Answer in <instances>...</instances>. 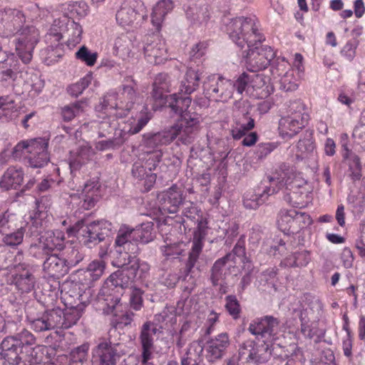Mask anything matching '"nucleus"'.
<instances>
[{"mask_svg": "<svg viewBox=\"0 0 365 365\" xmlns=\"http://www.w3.org/2000/svg\"><path fill=\"white\" fill-rule=\"evenodd\" d=\"M285 186L284 200L290 205L303 208L312 200V192L307 188L306 181L297 172L294 166L282 163L275 170L272 177L268 181H263L252 195L244 197L243 205L247 209H257L263 204L268 197L277 192Z\"/></svg>", "mask_w": 365, "mask_h": 365, "instance_id": "obj_1", "label": "nucleus"}, {"mask_svg": "<svg viewBox=\"0 0 365 365\" xmlns=\"http://www.w3.org/2000/svg\"><path fill=\"white\" fill-rule=\"evenodd\" d=\"M230 39L240 48L247 46L245 59L247 69L253 73L264 70L274 58L273 49L262 46L264 41L263 34L259 29L257 21L251 17H237L227 26Z\"/></svg>", "mask_w": 365, "mask_h": 365, "instance_id": "obj_2", "label": "nucleus"}, {"mask_svg": "<svg viewBox=\"0 0 365 365\" xmlns=\"http://www.w3.org/2000/svg\"><path fill=\"white\" fill-rule=\"evenodd\" d=\"M136 91L132 86H125L118 96V101L113 106L108 101L104 100L102 104V111L99 115L101 119L100 129L108 131L111 127H115V122L128 115L136 101Z\"/></svg>", "mask_w": 365, "mask_h": 365, "instance_id": "obj_3", "label": "nucleus"}, {"mask_svg": "<svg viewBox=\"0 0 365 365\" xmlns=\"http://www.w3.org/2000/svg\"><path fill=\"white\" fill-rule=\"evenodd\" d=\"M310 116L306 105L301 101L290 103L287 114L279 120V136L290 140L299 133L308 125Z\"/></svg>", "mask_w": 365, "mask_h": 365, "instance_id": "obj_4", "label": "nucleus"}, {"mask_svg": "<svg viewBox=\"0 0 365 365\" xmlns=\"http://www.w3.org/2000/svg\"><path fill=\"white\" fill-rule=\"evenodd\" d=\"M48 140L42 138L23 140L13 148L12 157L26 160L32 168H41L49 161Z\"/></svg>", "mask_w": 365, "mask_h": 365, "instance_id": "obj_5", "label": "nucleus"}, {"mask_svg": "<svg viewBox=\"0 0 365 365\" xmlns=\"http://www.w3.org/2000/svg\"><path fill=\"white\" fill-rule=\"evenodd\" d=\"M190 95H184L180 91L177 93L170 95L166 99V106L171 109L175 114L180 115V119L175 124L182 125V130L186 137L193 132L195 127L199 124V116L197 113H190L187 110L192 99Z\"/></svg>", "mask_w": 365, "mask_h": 365, "instance_id": "obj_6", "label": "nucleus"}, {"mask_svg": "<svg viewBox=\"0 0 365 365\" xmlns=\"http://www.w3.org/2000/svg\"><path fill=\"white\" fill-rule=\"evenodd\" d=\"M312 223L309 215L295 210H282L278 214V228L286 235L299 233Z\"/></svg>", "mask_w": 365, "mask_h": 365, "instance_id": "obj_7", "label": "nucleus"}, {"mask_svg": "<svg viewBox=\"0 0 365 365\" xmlns=\"http://www.w3.org/2000/svg\"><path fill=\"white\" fill-rule=\"evenodd\" d=\"M82 33V26L66 16L56 19L51 31V34L55 36L58 41L63 38V35L66 34L68 38L66 41L67 46L69 48L75 47L80 43Z\"/></svg>", "mask_w": 365, "mask_h": 365, "instance_id": "obj_8", "label": "nucleus"}, {"mask_svg": "<svg viewBox=\"0 0 365 365\" xmlns=\"http://www.w3.org/2000/svg\"><path fill=\"white\" fill-rule=\"evenodd\" d=\"M270 355L267 347L248 339L240 346L238 361L242 365H259L267 362Z\"/></svg>", "mask_w": 365, "mask_h": 365, "instance_id": "obj_9", "label": "nucleus"}, {"mask_svg": "<svg viewBox=\"0 0 365 365\" xmlns=\"http://www.w3.org/2000/svg\"><path fill=\"white\" fill-rule=\"evenodd\" d=\"M177 137H179L183 143H187L190 138L185 135L182 130V125H179V124H175L160 132L145 133L143 136L145 146L153 149L167 145L171 143Z\"/></svg>", "mask_w": 365, "mask_h": 365, "instance_id": "obj_10", "label": "nucleus"}, {"mask_svg": "<svg viewBox=\"0 0 365 365\" xmlns=\"http://www.w3.org/2000/svg\"><path fill=\"white\" fill-rule=\"evenodd\" d=\"M279 324L278 318L267 315L252 320L248 330L252 334L262 339L264 341H272L274 339Z\"/></svg>", "mask_w": 365, "mask_h": 365, "instance_id": "obj_11", "label": "nucleus"}, {"mask_svg": "<svg viewBox=\"0 0 365 365\" xmlns=\"http://www.w3.org/2000/svg\"><path fill=\"white\" fill-rule=\"evenodd\" d=\"M144 54L149 63L155 65L163 63L169 58L165 41L157 35L147 38Z\"/></svg>", "mask_w": 365, "mask_h": 365, "instance_id": "obj_12", "label": "nucleus"}, {"mask_svg": "<svg viewBox=\"0 0 365 365\" xmlns=\"http://www.w3.org/2000/svg\"><path fill=\"white\" fill-rule=\"evenodd\" d=\"M81 259V257H68L66 259L56 254H51L46 258L43 264V271L50 277L59 278L66 274L69 268L76 265Z\"/></svg>", "mask_w": 365, "mask_h": 365, "instance_id": "obj_13", "label": "nucleus"}, {"mask_svg": "<svg viewBox=\"0 0 365 365\" xmlns=\"http://www.w3.org/2000/svg\"><path fill=\"white\" fill-rule=\"evenodd\" d=\"M157 331V325L151 321L145 322L140 327L139 341L141 345V364H145L153 358L154 336Z\"/></svg>", "mask_w": 365, "mask_h": 365, "instance_id": "obj_14", "label": "nucleus"}, {"mask_svg": "<svg viewBox=\"0 0 365 365\" xmlns=\"http://www.w3.org/2000/svg\"><path fill=\"white\" fill-rule=\"evenodd\" d=\"M93 365H116L120 356L110 341H101L92 351Z\"/></svg>", "mask_w": 365, "mask_h": 365, "instance_id": "obj_15", "label": "nucleus"}, {"mask_svg": "<svg viewBox=\"0 0 365 365\" xmlns=\"http://www.w3.org/2000/svg\"><path fill=\"white\" fill-rule=\"evenodd\" d=\"M171 83L170 76L166 73H159L155 78L153 83L151 100L153 110H158L166 104L167 95L170 92Z\"/></svg>", "mask_w": 365, "mask_h": 365, "instance_id": "obj_16", "label": "nucleus"}, {"mask_svg": "<svg viewBox=\"0 0 365 365\" xmlns=\"http://www.w3.org/2000/svg\"><path fill=\"white\" fill-rule=\"evenodd\" d=\"M22 72L23 68L18 58L14 53L8 55L4 61H0V84L6 86L14 83Z\"/></svg>", "mask_w": 365, "mask_h": 365, "instance_id": "obj_17", "label": "nucleus"}, {"mask_svg": "<svg viewBox=\"0 0 365 365\" xmlns=\"http://www.w3.org/2000/svg\"><path fill=\"white\" fill-rule=\"evenodd\" d=\"M230 345V340L227 333L223 332L210 339L205 346L206 357L209 361L214 362L220 359L226 354Z\"/></svg>", "mask_w": 365, "mask_h": 365, "instance_id": "obj_18", "label": "nucleus"}, {"mask_svg": "<svg viewBox=\"0 0 365 365\" xmlns=\"http://www.w3.org/2000/svg\"><path fill=\"white\" fill-rule=\"evenodd\" d=\"M15 273L12 275V282L21 293L31 292L35 286V277L29 265L20 263L14 267Z\"/></svg>", "mask_w": 365, "mask_h": 365, "instance_id": "obj_19", "label": "nucleus"}, {"mask_svg": "<svg viewBox=\"0 0 365 365\" xmlns=\"http://www.w3.org/2000/svg\"><path fill=\"white\" fill-rule=\"evenodd\" d=\"M139 241L133 240V236L129 233V227L120 228L115 238V245L118 247V252H125L128 262L138 252Z\"/></svg>", "mask_w": 365, "mask_h": 365, "instance_id": "obj_20", "label": "nucleus"}, {"mask_svg": "<svg viewBox=\"0 0 365 365\" xmlns=\"http://www.w3.org/2000/svg\"><path fill=\"white\" fill-rule=\"evenodd\" d=\"M101 184L98 180H90L85 183L81 193V207L89 210L94 207L101 198Z\"/></svg>", "mask_w": 365, "mask_h": 365, "instance_id": "obj_21", "label": "nucleus"}, {"mask_svg": "<svg viewBox=\"0 0 365 365\" xmlns=\"http://www.w3.org/2000/svg\"><path fill=\"white\" fill-rule=\"evenodd\" d=\"M36 43L37 40L33 35L21 34L16 38V51L24 64H28L31 61Z\"/></svg>", "mask_w": 365, "mask_h": 365, "instance_id": "obj_22", "label": "nucleus"}, {"mask_svg": "<svg viewBox=\"0 0 365 365\" xmlns=\"http://www.w3.org/2000/svg\"><path fill=\"white\" fill-rule=\"evenodd\" d=\"M111 229V224L106 220H99L89 224L83 232L88 234L89 242L97 243L103 241Z\"/></svg>", "mask_w": 365, "mask_h": 365, "instance_id": "obj_23", "label": "nucleus"}, {"mask_svg": "<svg viewBox=\"0 0 365 365\" xmlns=\"http://www.w3.org/2000/svg\"><path fill=\"white\" fill-rule=\"evenodd\" d=\"M24 180V172L21 168L11 166L4 172L0 180V187L9 190L18 189Z\"/></svg>", "mask_w": 365, "mask_h": 365, "instance_id": "obj_24", "label": "nucleus"}, {"mask_svg": "<svg viewBox=\"0 0 365 365\" xmlns=\"http://www.w3.org/2000/svg\"><path fill=\"white\" fill-rule=\"evenodd\" d=\"M161 200L163 210L169 213H176L183 200L182 193L176 186H172L163 193Z\"/></svg>", "mask_w": 365, "mask_h": 365, "instance_id": "obj_25", "label": "nucleus"}, {"mask_svg": "<svg viewBox=\"0 0 365 365\" xmlns=\"http://www.w3.org/2000/svg\"><path fill=\"white\" fill-rule=\"evenodd\" d=\"M120 301V299L116 297L111 305L108 304V309L111 313H113L111 325L115 329H122L125 326L130 325L133 322L134 316V314L130 311H127L121 314L116 313L120 307H121V304H119Z\"/></svg>", "mask_w": 365, "mask_h": 365, "instance_id": "obj_26", "label": "nucleus"}, {"mask_svg": "<svg viewBox=\"0 0 365 365\" xmlns=\"http://www.w3.org/2000/svg\"><path fill=\"white\" fill-rule=\"evenodd\" d=\"M152 115L148 110L147 106H143V109L135 115L128 120L129 128L127 133L129 135H135L138 133L150 120Z\"/></svg>", "mask_w": 365, "mask_h": 365, "instance_id": "obj_27", "label": "nucleus"}, {"mask_svg": "<svg viewBox=\"0 0 365 365\" xmlns=\"http://www.w3.org/2000/svg\"><path fill=\"white\" fill-rule=\"evenodd\" d=\"M125 265L126 270L130 272L129 279H143L145 278L150 271V265L144 261H140L134 256L131 260Z\"/></svg>", "mask_w": 365, "mask_h": 365, "instance_id": "obj_28", "label": "nucleus"}, {"mask_svg": "<svg viewBox=\"0 0 365 365\" xmlns=\"http://www.w3.org/2000/svg\"><path fill=\"white\" fill-rule=\"evenodd\" d=\"M153 227L154 223L153 222H145L135 229L129 228V233L132 235L133 240L146 244L153 240Z\"/></svg>", "mask_w": 365, "mask_h": 365, "instance_id": "obj_29", "label": "nucleus"}, {"mask_svg": "<svg viewBox=\"0 0 365 365\" xmlns=\"http://www.w3.org/2000/svg\"><path fill=\"white\" fill-rule=\"evenodd\" d=\"M67 304H69L71 307L63 311V329H68L76 324L82 317L84 308L86 306L84 303H80L74 306L72 302H68Z\"/></svg>", "mask_w": 365, "mask_h": 365, "instance_id": "obj_30", "label": "nucleus"}, {"mask_svg": "<svg viewBox=\"0 0 365 365\" xmlns=\"http://www.w3.org/2000/svg\"><path fill=\"white\" fill-rule=\"evenodd\" d=\"M232 257V254H227L225 256L215 261L211 268L210 280L214 287L220 284V282L225 278V267Z\"/></svg>", "mask_w": 365, "mask_h": 365, "instance_id": "obj_31", "label": "nucleus"}, {"mask_svg": "<svg viewBox=\"0 0 365 365\" xmlns=\"http://www.w3.org/2000/svg\"><path fill=\"white\" fill-rule=\"evenodd\" d=\"M200 76L198 72L191 68H187L184 79L181 81L180 91L184 95H190L199 86Z\"/></svg>", "mask_w": 365, "mask_h": 365, "instance_id": "obj_32", "label": "nucleus"}, {"mask_svg": "<svg viewBox=\"0 0 365 365\" xmlns=\"http://www.w3.org/2000/svg\"><path fill=\"white\" fill-rule=\"evenodd\" d=\"M132 41L125 34L118 36L113 43V53L120 58L125 59L128 58L131 53Z\"/></svg>", "mask_w": 365, "mask_h": 365, "instance_id": "obj_33", "label": "nucleus"}, {"mask_svg": "<svg viewBox=\"0 0 365 365\" xmlns=\"http://www.w3.org/2000/svg\"><path fill=\"white\" fill-rule=\"evenodd\" d=\"M303 77L297 73L294 69H289L280 78V89L287 92L296 91Z\"/></svg>", "mask_w": 365, "mask_h": 365, "instance_id": "obj_34", "label": "nucleus"}, {"mask_svg": "<svg viewBox=\"0 0 365 365\" xmlns=\"http://www.w3.org/2000/svg\"><path fill=\"white\" fill-rule=\"evenodd\" d=\"M41 238L51 252L54 250H61L64 247L65 235L63 231L56 230L53 232H47Z\"/></svg>", "mask_w": 365, "mask_h": 365, "instance_id": "obj_35", "label": "nucleus"}, {"mask_svg": "<svg viewBox=\"0 0 365 365\" xmlns=\"http://www.w3.org/2000/svg\"><path fill=\"white\" fill-rule=\"evenodd\" d=\"M173 4L170 0H162L154 7L151 21L158 29H160L161 23L165 15L173 9Z\"/></svg>", "mask_w": 365, "mask_h": 365, "instance_id": "obj_36", "label": "nucleus"}, {"mask_svg": "<svg viewBox=\"0 0 365 365\" xmlns=\"http://www.w3.org/2000/svg\"><path fill=\"white\" fill-rule=\"evenodd\" d=\"M138 13L130 6H122L117 11L115 19L118 24L122 27H130L136 20Z\"/></svg>", "mask_w": 365, "mask_h": 365, "instance_id": "obj_37", "label": "nucleus"}, {"mask_svg": "<svg viewBox=\"0 0 365 365\" xmlns=\"http://www.w3.org/2000/svg\"><path fill=\"white\" fill-rule=\"evenodd\" d=\"M235 86L231 80L220 76L216 101H227L232 98Z\"/></svg>", "mask_w": 365, "mask_h": 365, "instance_id": "obj_38", "label": "nucleus"}, {"mask_svg": "<svg viewBox=\"0 0 365 365\" xmlns=\"http://www.w3.org/2000/svg\"><path fill=\"white\" fill-rule=\"evenodd\" d=\"M192 248L190 252H189L188 258L186 262L185 267V276H187L192 269V268L195 267L204 247V242H199L192 240Z\"/></svg>", "mask_w": 365, "mask_h": 365, "instance_id": "obj_39", "label": "nucleus"}, {"mask_svg": "<svg viewBox=\"0 0 365 365\" xmlns=\"http://www.w3.org/2000/svg\"><path fill=\"white\" fill-rule=\"evenodd\" d=\"M265 77L261 74L250 75V93L255 97L263 96V92L267 90Z\"/></svg>", "mask_w": 365, "mask_h": 365, "instance_id": "obj_40", "label": "nucleus"}, {"mask_svg": "<svg viewBox=\"0 0 365 365\" xmlns=\"http://www.w3.org/2000/svg\"><path fill=\"white\" fill-rule=\"evenodd\" d=\"M19 222L16 215L5 212L0 215V232L5 234L16 230L19 227L18 225Z\"/></svg>", "mask_w": 365, "mask_h": 365, "instance_id": "obj_41", "label": "nucleus"}, {"mask_svg": "<svg viewBox=\"0 0 365 365\" xmlns=\"http://www.w3.org/2000/svg\"><path fill=\"white\" fill-rule=\"evenodd\" d=\"M26 229L20 225L16 230L2 234V242L7 246L14 247L21 245L23 242Z\"/></svg>", "mask_w": 365, "mask_h": 365, "instance_id": "obj_42", "label": "nucleus"}, {"mask_svg": "<svg viewBox=\"0 0 365 365\" xmlns=\"http://www.w3.org/2000/svg\"><path fill=\"white\" fill-rule=\"evenodd\" d=\"M311 259L310 252L307 250L296 252L293 255L286 258L284 263L289 267H305Z\"/></svg>", "mask_w": 365, "mask_h": 365, "instance_id": "obj_43", "label": "nucleus"}, {"mask_svg": "<svg viewBox=\"0 0 365 365\" xmlns=\"http://www.w3.org/2000/svg\"><path fill=\"white\" fill-rule=\"evenodd\" d=\"M106 268V262L102 259L91 261L86 270V273L90 277L91 281L94 282L100 279Z\"/></svg>", "mask_w": 365, "mask_h": 365, "instance_id": "obj_44", "label": "nucleus"}, {"mask_svg": "<svg viewBox=\"0 0 365 365\" xmlns=\"http://www.w3.org/2000/svg\"><path fill=\"white\" fill-rule=\"evenodd\" d=\"M44 313L46 316L47 323L50 329L55 328L63 329V310L57 308L47 311Z\"/></svg>", "mask_w": 365, "mask_h": 365, "instance_id": "obj_45", "label": "nucleus"}, {"mask_svg": "<svg viewBox=\"0 0 365 365\" xmlns=\"http://www.w3.org/2000/svg\"><path fill=\"white\" fill-rule=\"evenodd\" d=\"M92 74L88 73L81 78L78 81L75 83L71 84L67 88V92L69 95L78 97L83 91L88 87L92 81Z\"/></svg>", "mask_w": 365, "mask_h": 365, "instance_id": "obj_46", "label": "nucleus"}, {"mask_svg": "<svg viewBox=\"0 0 365 365\" xmlns=\"http://www.w3.org/2000/svg\"><path fill=\"white\" fill-rule=\"evenodd\" d=\"M220 76H209L203 83V93L207 98H213L216 101L218 91V82Z\"/></svg>", "mask_w": 365, "mask_h": 365, "instance_id": "obj_47", "label": "nucleus"}, {"mask_svg": "<svg viewBox=\"0 0 365 365\" xmlns=\"http://www.w3.org/2000/svg\"><path fill=\"white\" fill-rule=\"evenodd\" d=\"M245 118L248 120L247 123L238 124L237 127L234 128L232 130V136L235 140H240L245 137V135L255 128V120L247 116V113Z\"/></svg>", "mask_w": 365, "mask_h": 365, "instance_id": "obj_48", "label": "nucleus"}, {"mask_svg": "<svg viewBox=\"0 0 365 365\" xmlns=\"http://www.w3.org/2000/svg\"><path fill=\"white\" fill-rule=\"evenodd\" d=\"M76 58L85 63L88 66H93L98 58L97 52H91L86 46H83L76 53Z\"/></svg>", "mask_w": 365, "mask_h": 365, "instance_id": "obj_49", "label": "nucleus"}, {"mask_svg": "<svg viewBox=\"0 0 365 365\" xmlns=\"http://www.w3.org/2000/svg\"><path fill=\"white\" fill-rule=\"evenodd\" d=\"M225 309L234 319L240 318L241 307L235 295H228L225 297Z\"/></svg>", "mask_w": 365, "mask_h": 365, "instance_id": "obj_50", "label": "nucleus"}, {"mask_svg": "<svg viewBox=\"0 0 365 365\" xmlns=\"http://www.w3.org/2000/svg\"><path fill=\"white\" fill-rule=\"evenodd\" d=\"M208 46L207 41H200L193 45L189 53L190 60L193 61L200 60L206 54Z\"/></svg>", "mask_w": 365, "mask_h": 365, "instance_id": "obj_51", "label": "nucleus"}, {"mask_svg": "<svg viewBox=\"0 0 365 365\" xmlns=\"http://www.w3.org/2000/svg\"><path fill=\"white\" fill-rule=\"evenodd\" d=\"M182 246V243L177 242L162 246L160 250L167 258H175L184 252Z\"/></svg>", "mask_w": 365, "mask_h": 365, "instance_id": "obj_52", "label": "nucleus"}, {"mask_svg": "<svg viewBox=\"0 0 365 365\" xmlns=\"http://www.w3.org/2000/svg\"><path fill=\"white\" fill-rule=\"evenodd\" d=\"M88 350V343H84L73 349L70 354L71 361L73 362L83 363L87 360Z\"/></svg>", "mask_w": 365, "mask_h": 365, "instance_id": "obj_53", "label": "nucleus"}, {"mask_svg": "<svg viewBox=\"0 0 365 365\" xmlns=\"http://www.w3.org/2000/svg\"><path fill=\"white\" fill-rule=\"evenodd\" d=\"M29 251L30 255L36 259H43L44 257H47L51 255V252L48 247L45 246V243L41 237L38 243L31 245L30 246Z\"/></svg>", "mask_w": 365, "mask_h": 365, "instance_id": "obj_54", "label": "nucleus"}, {"mask_svg": "<svg viewBox=\"0 0 365 365\" xmlns=\"http://www.w3.org/2000/svg\"><path fill=\"white\" fill-rule=\"evenodd\" d=\"M208 221L206 218L202 217L197 220L196 230L193 233L192 240L199 242H204V240L207 234Z\"/></svg>", "mask_w": 365, "mask_h": 365, "instance_id": "obj_55", "label": "nucleus"}, {"mask_svg": "<svg viewBox=\"0 0 365 365\" xmlns=\"http://www.w3.org/2000/svg\"><path fill=\"white\" fill-rule=\"evenodd\" d=\"M83 112L81 105L79 103L65 106L62 108L61 115L64 121H71L76 115Z\"/></svg>", "mask_w": 365, "mask_h": 365, "instance_id": "obj_56", "label": "nucleus"}, {"mask_svg": "<svg viewBox=\"0 0 365 365\" xmlns=\"http://www.w3.org/2000/svg\"><path fill=\"white\" fill-rule=\"evenodd\" d=\"M41 202L37 201L36 202V211L35 212L34 216L32 217V223L33 225L38 227H43L46 226L47 222L48 212L47 211H43L41 210Z\"/></svg>", "mask_w": 365, "mask_h": 365, "instance_id": "obj_57", "label": "nucleus"}, {"mask_svg": "<svg viewBox=\"0 0 365 365\" xmlns=\"http://www.w3.org/2000/svg\"><path fill=\"white\" fill-rule=\"evenodd\" d=\"M235 86V89L236 88L237 93L239 94H242L244 91L247 93H250V74L243 72L233 83Z\"/></svg>", "mask_w": 365, "mask_h": 365, "instance_id": "obj_58", "label": "nucleus"}, {"mask_svg": "<svg viewBox=\"0 0 365 365\" xmlns=\"http://www.w3.org/2000/svg\"><path fill=\"white\" fill-rule=\"evenodd\" d=\"M278 145V143H261L256 147L255 154L258 158H264L274 151Z\"/></svg>", "mask_w": 365, "mask_h": 365, "instance_id": "obj_59", "label": "nucleus"}, {"mask_svg": "<svg viewBox=\"0 0 365 365\" xmlns=\"http://www.w3.org/2000/svg\"><path fill=\"white\" fill-rule=\"evenodd\" d=\"M359 46V41L356 38L349 40L341 51L342 56H345L349 61H351L356 54V48Z\"/></svg>", "mask_w": 365, "mask_h": 365, "instance_id": "obj_60", "label": "nucleus"}, {"mask_svg": "<svg viewBox=\"0 0 365 365\" xmlns=\"http://www.w3.org/2000/svg\"><path fill=\"white\" fill-rule=\"evenodd\" d=\"M349 176L353 181L360 180L361 177V166L360 159L358 156L354 155L351 163L349 164Z\"/></svg>", "mask_w": 365, "mask_h": 365, "instance_id": "obj_61", "label": "nucleus"}, {"mask_svg": "<svg viewBox=\"0 0 365 365\" xmlns=\"http://www.w3.org/2000/svg\"><path fill=\"white\" fill-rule=\"evenodd\" d=\"M143 292L140 289H134L130 297V307L135 311L140 310L143 304Z\"/></svg>", "mask_w": 365, "mask_h": 365, "instance_id": "obj_62", "label": "nucleus"}, {"mask_svg": "<svg viewBox=\"0 0 365 365\" xmlns=\"http://www.w3.org/2000/svg\"><path fill=\"white\" fill-rule=\"evenodd\" d=\"M125 274L123 272H114L112 274H110L109 277L106 279V284L108 286L114 287L115 288L118 287L123 288L125 284L123 282Z\"/></svg>", "mask_w": 365, "mask_h": 365, "instance_id": "obj_63", "label": "nucleus"}, {"mask_svg": "<svg viewBox=\"0 0 365 365\" xmlns=\"http://www.w3.org/2000/svg\"><path fill=\"white\" fill-rule=\"evenodd\" d=\"M31 327L35 331L41 332L46 330H51L47 323L45 313L41 317L34 319L31 322Z\"/></svg>", "mask_w": 365, "mask_h": 365, "instance_id": "obj_64", "label": "nucleus"}]
</instances>
